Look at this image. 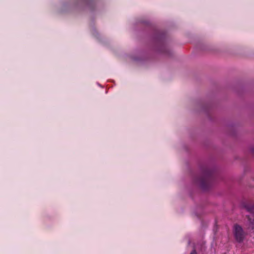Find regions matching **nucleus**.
<instances>
[{"label": "nucleus", "mask_w": 254, "mask_h": 254, "mask_svg": "<svg viewBox=\"0 0 254 254\" xmlns=\"http://www.w3.org/2000/svg\"><path fill=\"white\" fill-rule=\"evenodd\" d=\"M244 207L248 212L254 214V204L250 202L246 203L244 205Z\"/></svg>", "instance_id": "obj_3"}, {"label": "nucleus", "mask_w": 254, "mask_h": 254, "mask_svg": "<svg viewBox=\"0 0 254 254\" xmlns=\"http://www.w3.org/2000/svg\"><path fill=\"white\" fill-rule=\"evenodd\" d=\"M233 233L235 240L239 243H242L246 236L243 228L237 224L233 226Z\"/></svg>", "instance_id": "obj_2"}, {"label": "nucleus", "mask_w": 254, "mask_h": 254, "mask_svg": "<svg viewBox=\"0 0 254 254\" xmlns=\"http://www.w3.org/2000/svg\"><path fill=\"white\" fill-rule=\"evenodd\" d=\"M190 254H197L195 249H193L191 252V253H190Z\"/></svg>", "instance_id": "obj_5"}, {"label": "nucleus", "mask_w": 254, "mask_h": 254, "mask_svg": "<svg viewBox=\"0 0 254 254\" xmlns=\"http://www.w3.org/2000/svg\"><path fill=\"white\" fill-rule=\"evenodd\" d=\"M253 153L254 154V148L252 150Z\"/></svg>", "instance_id": "obj_6"}, {"label": "nucleus", "mask_w": 254, "mask_h": 254, "mask_svg": "<svg viewBox=\"0 0 254 254\" xmlns=\"http://www.w3.org/2000/svg\"><path fill=\"white\" fill-rule=\"evenodd\" d=\"M247 217L249 223V227L254 232V216L251 217L250 215H247Z\"/></svg>", "instance_id": "obj_4"}, {"label": "nucleus", "mask_w": 254, "mask_h": 254, "mask_svg": "<svg viewBox=\"0 0 254 254\" xmlns=\"http://www.w3.org/2000/svg\"><path fill=\"white\" fill-rule=\"evenodd\" d=\"M214 176L213 170L207 167L203 169L202 176L196 181L203 190H206L210 186Z\"/></svg>", "instance_id": "obj_1"}]
</instances>
